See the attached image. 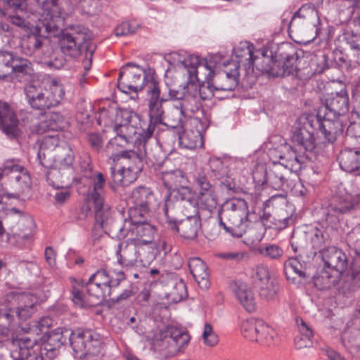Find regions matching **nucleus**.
<instances>
[{
	"mask_svg": "<svg viewBox=\"0 0 360 360\" xmlns=\"http://www.w3.org/2000/svg\"><path fill=\"white\" fill-rule=\"evenodd\" d=\"M33 15L37 20L33 31L24 36L20 41V49L27 56H33L44 50L46 34L57 31L62 19L54 15L53 11L57 8L58 0H34Z\"/></svg>",
	"mask_w": 360,
	"mask_h": 360,
	"instance_id": "1",
	"label": "nucleus"
},
{
	"mask_svg": "<svg viewBox=\"0 0 360 360\" xmlns=\"http://www.w3.org/2000/svg\"><path fill=\"white\" fill-rule=\"evenodd\" d=\"M66 329L58 328L52 330L43 342L27 337L13 338L11 357L13 360H53L66 341Z\"/></svg>",
	"mask_w": 360,
	"mask_h": 360,
	"instance_id": "2",
	"label": "nucleus"
},
{
	"mask_svg": "<svg viewBox=\"0 0 360 360\" xmlns=\"http://www.w3.org/2000/svg\"><path fill=\"white\" fill-rule=\"evenodd\" d=\"M179 195L181 196V201L178 202L179 206H188L184 214L186 217V219H181L179 224H176L178 218L174 215V209L172 208V203L169 201H167L164 207L167 222L172 231L179 232L183 238L188 240H193L198 235L200 227V221L197 215V208L189 200L191 189L188 187H182L179 190Z\"/></svg>",
	"mask_w": 360,
	"mask_h": 360,
	"instance_id": "3",
	"label": "nucleus"
},
{
	"mask_svg": "<svg viewBox=\"0 0 360 360\" xmlns=\"http://www.w3.org/2000/svg\"><path fill=\"white\" fill-rule=\"evenodd\" d=\"M219 225L236 237H241L252 221L254 214H250L245 200H233L224 204L219 212Z\"/></svg>",
	"mask_w": 360,
	"mask_h": 360,
	"instance_id": "4",
	"label": "nucleus"
},
{
	"mask_svg": "<svg viewBox=\"0 0 360 360\" xmlns=\"http://www.w3.org/2000/svg\"><path fill=\"white\" fill-rule=\"evenodd\" d=\"M75 154L69 145L62 148V151L56 160L57 165L51 167L46 174V180L56 189H68L80 179L75 175L73 166Z\"/></svg>",
	"mask_w": 360,
	"mask_h": 360,
	"instance_id": "5",
	"label": "nucleus"
},
{
	"mask_svg": "<svg viewBox=\"0 0 360 360\" xmlns=\"http://www.w3.org/2000/svg\"><path fill=\"white\" fill-rule=\"evenodd\" d=\"M172 57L175 60L179 70L188 75V80L184 84V88L196 90L195 81L204 83L213 80L214 70L207 60H200L198 56L193 55L188 56L184 60H176V57H179L177 53H172Z\"/></svg>",
	"mask_w": 360,
	"mask_h": 360,
	"instance_id": "6",
	"label": "nucleus"
},
{
	"mask_svg": "<svg viewBox=\"0 0 360 360\" xmlns=\"http://www.w3.org/2000/svg\"><path fill=\"white\" fill-rule=\"evenodd\" d=\"M27 102L32 108L45 110L58 105L65 96L63 85L56 79L51 81L48 89L29 84L25 87Z\"/></svg>",
	"mask_w": 360,
	"mask_h": 360,
	"instance_id": "7",
	"label": "nucleus"
},
{
	"mask_svg": "<svg viewBox=\"0 0 360 360\" xmlns=\"http://www.w3.org/2000/svg\"><path fill=\"white\" fill-rule=\"evenodd\" d=\"M152 83L159 82L155 79L150 69L146 70L139 65L128 63L120 70L117 88L122 92H138L141 91L143 86H146L147 90Z\"/></svg>",
	"mask_w": 360,
	"mask_h": 360,
	"instance_id": "8",
	"label": "nucleus"
},
{
	"mask_svg": "<svg viewBox=\"0 0 360 360\" xmlns=\"http://www.w3.org/2000/svg\"><path fill=\"white\" fill-rule=\"evenodd\" d=\"M168 98L161 94L159 83L150 84L146 90V101L148 107L149 125L144 132L145 138H150L154 132L155 126L162 122V118L167 110L165 105Z\"/></svg>",
	"mask_w": 360,
	"mask_h": 360,
	"instance_id": "9",
	"label": "nucleus"
},
{
	"mask_svg": "<svg viewBox=\"0 0 360 360\" xmlns=\"http://www.w3.org/2000/svg\"><path fill=\"white\" fill-rule=\"evenodd\" d=\"M262 57L257 58L255 63L256 68L269 77H285L292 74L295 70V60L293 56H288L283 59L275 60L272 51L269 50H260Z\"/></svg>",
	"mask_w": 360,
	"mask_h": 360,
	"instance_id": "10",
	"label": "nucleus"
},
{
	"mask_svg": "<svg viewBox=\"0 0 360 360\" xmlns=\"http://www.w3.org/2000/svg\"><path fill=\"white\" fill-rule=\"evenodd\" d=\"M91 38L89 29L82 25H72L60 35L58 46L65 56L75 58L80 55L82 46Z\"/></svg>",
	"mask_w": 360,
	"mask_h": 360,
	"instance_id": "11",
	"label": "nucleus"
},
{
	"mask_svg": "<svg viewBox=\"0 0 360 360\" xmlns=\"http://www.w3.org/2000/svg\"><path fill=\"white\" fill-rule=\"evenodd\" d=\"M73 351L81 356L97 355L103 349L100 335L90 329L77 328L69 335Z\"/></svg>",
	"mask_w": 360,
	"mask_h": 360,
	"instance_id": "12",
	"label": "nucleus"
},
{
	"mask_svg": "<svg viewBox=\"0 0 360 360\" xmlns=\"http://www.w3.org/2000/svg\"><path fill=\"white\" fill-rule=\"evenodd\" d=\"M111 278L105 270L97 271L92 274L88 281L85 283L86 291L100 295V301L109 307L112 300L110 298L112 293Z\"/></svg>",
	"mask_w": 360,
	"mask_h": 360,
	"instance_id": "13",
	"label": "nucleus"
},
{
	"mask_svg": "<svg viewBox=\"0 0 360 360\" xmlns=\"http://www.w3.org/2000/svg\"><path fill=\"white\" fill-rule=\"evenodd\" d=\"M189 340L188 334L184 330L175 326H168L164 333L163 338L158 342V345L162 350L167 351L168 356H174L181 352Z\"/></svg>",
	"mask_w": 360,
	"mask_h": 360,
	"instance_id": "14",
	"label": "nucleus"
},
{
	"mask_svg": "<svg viewBox=\"0 0 360 360\" xmlns=\"http://www.w3.org/2000/svg\"><path fill=\"white\" fill-rule=\"evenodd\" d=\"M324 112L321 115V110L311 120L310 128L319 130L329 142L333 143L336 140L337 136L343 131V126L338 118Z\"/></svg>",
	"mask_w": 360,
	"mask_h": 360,
	"instance_id": "15",
	"label": "nucleus"
},
{
	"mask_svg": "<svg viewBox=\"0 0 360 360\" xmlns=\"http://www.w3.org/2000/svg\"><path fill=\"white\" fill-rule=\"evenodd\" d=\"M309 122H311V120H306L303 124H297L292 131L291 140L296 147V150L309 159V154L312 153L316 148V141L313 131L309 129L310 128Z\"/></svg>",
	"mask_w": 360,
	"mask_h": 360,
	"instance_id": "16",
	"label": "nucleus"
},
{
	"mask_svg": "<svg viewBox=\"0 0 360 360\" xmlns=\"http://www.w3.org/2000/svg\"><path fill=\"white\" fill-rule=\"evenodd\" d=\"M348 244L353 248L354 255L349 269L342 276L341 288L344 293L353 291L360 285V241L355 239L354 243Z\"/></svg>",
	"mask_w": 360,
	"mask_h": 360,
	"instance_id": "17",
	"label": "nucleus"
},
{
	"mask_svg": "<svg viewBox=\"0 0 360 360\" xmlns=\"http://www.w3.org/2000/svg\"><path fill=\"white\" fill-rule=\"evenodd\" d=\"M131 112L127 109L117 108L114 117V142L117 146H124L127 144L131 135L133 134V129L129 125Z\"/></svg>",
	"mask_w": 360,
	"mask_h": 360,
	"instance_id": "18",
	"label": "nucleus"
},
{
	"mask_svg": "<svg viewBox=\"0 0 360 360\" xmlns=\"http://www.w3.org/2000/svg\"><path fill=\"white\" fill-rule=\"evenodd\" d=\"M360 195L356 191H347L343 193L340 191L337 197V202L332 203L328 210L326 219L333 221V217H336L339 214H345L359 204Z\"/></svg>",
	"mask_w": 360,
	"mask_h": 360,
	"instance_id": "19",
	"label": "nucleus"
},
{
	"mask_svg": "<svg viewBox=\"0 0 360 360\" xmlns=\"http://www.w3.org/2000/svg\"><path fill=\"white\" fill-rule=\"evenodd\" d=\"M72 284L71 299L75 306L80 309H87L96 307L103 304L100 301V295L90 293L86 291V295L84 294L83 289L85 288V283L83 281H79L76 278L71 277Z\"/></svg>",
	"mask_w": 360,
	"mask_h": 360,
	"instance_id": "20",
	"label": "nucleus"
},
{
	"mask_svg": "<svg viewBox=\"0 0 360 360\" xmlns=\"http://www.w3.org/2000/svg\"><path fill=\"white\" fill-rule=\"evenodd\" d=\"M130 228L125 226L120 227V236H129L130 240H138L143 244H148L153 242L155 233L154 226L143 220L142 222L134 224Z\"/></svg>",
	"mask_w": 360,
	"mask_h": 360,
	"instance_id": "21",
	"label": "nucleus"
},
{
	"mask_svg": "<svg viewBox=\"0 0 360 360\" xmlns=\"http://www.w3.org/2000/svg\"><path fill=\"white\" fill-rule=\"evenodd\" d=\"M184 86L185 84L181 85L180 89H170L169 96L175 100H181L178 105L184 115L187 112L195 113L200 107L196 96V90L188 89L186 87L184 89Z\"/></svg>",
	"mask_w": 360,
	"mask_h": 360,
	"instance_id": "22",
	"label": "nucleus"
},
{
	"mask_svg": "<svg viewBox=\"0 0 360 360\" xmlns=\"http://www.w3.org/2000/svg\"><path fill=\"white\" fill-rule=\"evenodd\" d=\"M19 120L11 105L0 100V129L9 138L20 134Z\"/></svg>",
	"mask_w": 360,
	"mask_h": 360,
	"instance_id": "23",
	"label": "nucleus"
},
{
	"mask_svg": "<svg viewBox=\"0 0 360 360\" xmlns=\"http://www.w3.org/2000/svg\"><path fill=\"white\" fill-rule=\"evenodd\" d=\"M94 190L89 195L90 199L95 205V219L96 224L101 227L104 228L107 219L103 216L102 209L103 207V199L102 198V191L105 184V179L101 172H98L93 178Z\"/></svg>",
	"mask_w": 360,
	"mask_h": 360,
	"instance_id": "24",
	"label": "nucleus"
},
{
	"mask_svg": "<svg viewBox=\"0 0 360 360\" xmlns=\"http://www.w3.org/2000/svg\"><path fill=\"white\" fill-rule=\"evenodd\" d=\"M321 257L327 268L340 275L347 269V257L341 250L335 247L323 249L321 252Z\"/></svg>",
	"mask_w": 360,
	"mask_h": 360,
	"instance_id": "25",
	"label": "nucleus"
},
{
	"mask_svg": "<svg viewBox=\"0 0 360 360\" xmlns=\"http://www.w3.org/2000/svg\"><path fill=\"white\" fill-rule=\"evenodd\" d=\"M324 112L338 117L349 110V100L345 91L331 94L325 98Z\"/></svg>",
	"mask_w": 360,
	"mask_h": 360,
	"instance_id": "26",
	"label": "nucleus"
},
{
	"mask_svg": "<svg viewBox=\"0 0 360 360\" xmlns=\"http://www.w3.org/2000/svg\"><path fill=\"white\" fill-rule=\"evenodd\" d=\"M291 174L284 162H274L268 174V183L275 190H285L289 188L288 181Z\"/></svg>",
	"mask_w": 360,
	"mask_h": 360,
	"instance_id": "27",
	"label": "nucleus"
},
{
	"mask_svg": "<svg viewBox=\"0 0 360 360\" xmlns=\"http://www.w3.org/2000/svg\"><path fill=\"white\" fill-rule=\"evenodd\" d=\"M231 65L233 68L218 73L212 81V85L216 90L232 91L237 86L239 77L238 65L236 63Z\"/></svg>",
	"mask_w": 360,
	"mask_h": 360,
	"instance_id": "28",
	"label": "nucleus"
},
{
	"mask_svg": "<svg viewBox=\"0 0 360 360\" xmlns=\"http://www.w3.org/2000/svg\"><path fill=\"white\" fill-rule=\"evenodd\" d=\"M301 24L309 27H316L320 24L318 11L314 6L304 4L295 13L290 21V26H297Z\"/></svg>",
	"mask_w": 360,
	"mask_h": 360,
	"instance_id": "29",
	"label": "nucleus"
},
{
	"mask_svg": "<svg viewBox=\"0 0 360 360\" xmlns=\"http://www.w3.org/2000/svg\"><path fill=\"white\" fill-rule=\"evenodd\" d=\"M17 302L15 312L20 320L25 321L30 318L36 311L37 299L28 293H20L15 295Z\"/></svg>",
	"mask_w": 360,
	"mask_h": 360,
	"instance_id": "30",
	"label": "nucleus"
},
{
	"mask_svg": "<svg viewBox=\"0 0 360 360\" xmlns=\"http://www.w3.org/2000/svg\"><path fill=\"white\" fill-rule=\"evenodd\" d=\"M287 279L295 284H300L307 278L304 265L296 257L288 259L284 264Z\"/></svg>",
	"mask_w": 360,
	"mask_h": 360,
	"instance_id": "31",
	"label": "nucleus"
},
{
	"mask_svg": "<svg viewBox=\"0 0 360 360\" xmlns=\"http://www.w3.org/2000/svg\"><path fill=\"white\" fill-rule=\"evenodd\" d=\"M188 267L191 274L202 289L208 288L210 285L207 266L200 258L194 257L189 259Z\"/></svg>",
	"mask_w": 360,
	"mask_h": 360,
	"instance_id": "32",
	"label": "nucleus"
},
{
	"mask_svg": "<svg viewBox=\"0 0 360 360\" xmlns=\"http://www.w3.org/2000/svg\"><path fill=\"white\" fill-rule=\"evenodd\" d=\"M233 291L236 297L245 310L249 312L254 311L256 303L252 291L244 283H236L233 286Z\"/></svg>",
	"mask_w": 360,
	"mask_h": 360,
	"instance_id": "33",
	"label": "nucleus"
},
{
	"mask_svg": "<svg viewBox=\"0 0 360 360\" xmlns=\"http://www.w3.org/2000/svg\"><path fill=\"white\" fill-rule=\"evenodd\" d=\"M341 169L347 172L360 174V152L350 149L342 150L338 158Z\"/></svg>",
	"mask_w": 360,
	"mask_h": 360,
	"instance_id": "34",
	"label": "nucleus"
},
{
	"mask_svg": "<svg viewBox=\"0 0 360 360\" xmlns=\"http://www.w3.org/2000/svg\"><path fill=\"white\" fill-rule=\"evenodd\" d=\"M65 124L66 122L63 115L58 112H52L46 116L44 120L39 123L37 131L39 134L46 131L57 132L63 129Z\"/></svg>",
	"mask_w": 360,
	"mask_h": 360,
	"instance_id": "35",
	"label": "nucleus"
},
{
	"mask_svg": "<svg viewBox=\"0 0 360 360\" xmlns=\"http://www.w3.org/2000/svg\"><path fill=\"white\" fill-rule=\"evenodd\" d=\"M307 241V248L313 250L314 255L317 252L321 253L322 248L326 243L328 236L326 232L316 227H311L304 232Z\"/></svg>",
	"mask_w": 360,
	"mask_h": 360,
	"instance_id": "36",
	"label": "nucleus"
},
{
	"mask_svg": "<svg viewBox=\"0 0 360 360\" xmlns=\"http://www.w3.org/2000/svg\"><path fill=\"white\" fill-rule=\"evenodd\" d=\"M59 142L60 137L57 132L51 131L50 134L44 136L37 155L39 162L41 166L47 167L46 162L41 160V155H44V150L51 151L58 148L57 153L56 155V157L58 159V155L62 151V148L65 145H68L67 143H64L63 146H59Z\"/></svg>",
	"mask_w": 360,
	"mask_h": 360,
	"instance_id": "37",
	"label": "nucleus"
},
{
	"mask_svg": "<svg viewBox=\"0 0 360 360\" xmlns=\"http://www.w3.org/2000/svg\"><path fill=\"white\" fill-rule=\"evenodd\" d=\"M179 145L186 149H195L203 145L201 133L197 129H184L179 134Z\"/></svg>",
	"mask_w": 360,
	"mask_h": 360,
	"instance_id": "38",
	"label": "nucleus"
},
{
	"mask_svg": "<svg viewBox=\"0 0 360 360\" xmlns=\"http://www.w3.org/2000/svg\"><path fill=\"white\" fill-rule=\"evenodd\" d=\"M131 199L134 205L151 210L155 205V198L151 191L144 186H139L131 192Z\"/></svg>",
	"mask_w": 360,
	"mask_h": 360,
	"instance_id": "39",
	"label": "nucleus"
},
{
	"mask_svg": "<svg viewBox=\"0 0 360 360\" xmlns=\"http://www.w3.org/2000/svg\"><path fill=\"white\" fill-rule=\"evenodd\" d=\"M264 322L263 320L257 319L243 321L240 328L243 337L250 341L257 342Z\"/></svg>",
	"mask_w": 360,
	"mask_h": 360,
	"instance_id": "40",
	"label": "nucleus"
},
{
	"mask_svg": "<svg viewBox=\"0 0 360 360\" xmlns=\"http://www.w3.org/2000/svg\"><path fill=\"white\" fill-rule=\"evenodd\" d=\"M340 278V274L335 271L330 272L324 269L320 271L313 278L315 287L320 290L329 289L337 285Z\"/></svg>",
	"mask_w": 360,
	"mask_h": 360,
	"instance_id": "41",
	"label": "nucleus"
},
{
	"mask_svg": "<svg viewBox=\"0 0 360 360\" xmlns=\"http://www.w3.org/2000/svg\"><path fill=\"white\" fill-rule=\"evenodd\" d=\"M234 53L236 56L239 58V60L236 63L239 66V63L247 62L245 65L246 68L253 69V63L255 60L258 61L259 57L254 58V47L252 44L247 42L240 44V46L234 49ZM233 63H235L233 62Z\"/></svg>",
	"mask_w": 360,
	"mask_h": 360,
	"instance_id": "42",
	"label": "nucleus"
},
{
	"mask_svg": "<svg viewBox=\"0 0 360 360\" xmlns=\"http://www.w3.org/2000/svg\"><path fill=\"white\" fill-rule=\"evenodd\" d=\"M184 116L185 115L178 105H169L167 108L162 118V122H160V124L171 128L179 127L181 125Z\"/></svg>",
	"mask_w": 360,
	"mask_h": 360,
	"instance_id": "43",
	"label": "nucleus"
},
{
	"mask_svg": "<svg viewBox=\"0 0 360 360\" xmlns=\"http://www.w3.org/2000/svg\"><path fill=\"white\" fill-rule=\"evenodd\" d=\"M118 263L121 266H129L137 260L136 247L134 245H127L122 243L118 245L116 252Z\"/></svg>",
	"mask_w": 360,
	"mask_h": 360,
	"instance_id": "44",
	"label": "nucleus"
},
{
	"mask_svg": "<svg viewBox=\"0 0 360 360\" xmlns=\"http://www.w3.org/2000/svg\"><path fill=\"white\" fill-rule=\"evenodd\" d=\"M11 60L10 73H13L17 77L32 74L33 70L32 63L27 59L18 56L12 52Z\"/></svg>",
	"mask_w": 360,
	"mask_h": 360,
	"instance_id": "45",
	"label": "nucleus"
},
{
	"mask_svg": "<svg viewBox=\"0 0 360 360\" xmlns=\"http://www.w3.org/2000/svg\"><path fill=\"white\" fill-rule=\"evenodd\" d=\"M139 153H136L134 150H124L120 153L116 154L114 158V162L115 160L119 161L121 158L129 159L132 160L134 162H139V163L146 158L150 159V153L148 151L147 143H140L138 146Z\"/></svg>",
	"mask_w": 360,
	"mask_h": 360,
	"instance_id": "46",
	"label": "nucleus"
},
{
	"mask_svg": "<svg viewBox=\"0 0 360 360\" xmlns=\"http://www.w3.org/2000/svg\"><path fill=\"white\" fill-rule=\"evenodd\" d=\"M285 148L287 149V152L283 155H279L281 162H284V166L290 171L300 168L301 164L304 162V157L297 155L296 149L294 150L290 146H285Z\"/></svg>",
	"mask_w": 360,
	"mask_h": 360,
	"instance_id": "47",
	"label": "nucleus"
},
{
	"mask_svg": "<svg viewBox=\"0 0 360 360\" xmlns=\"http://www.w3.org/2000/svg\"><path fill=\"white\" fill-rule=\"evenodd\" d=\"M150 212V210L148 208L134 205L128 211L129 219H124L122 226H125V228H130V226L134 224L142 222L143 220H146L145 217Z\"/></svg>",
	"mask_w": 360,
	"mask_h": 360,
	"instance_id": "48",
	"label": "nucleus"
},
{
	"mask_svg": "<svg viewBox=\"0 0 360 360\" xmlns=\"http://www.w3.org/2000/svg\"><path fill=\"white\" fill-rule=\"evenodd\" d=\"M198 198L200 205L209 211L217 207V199L214 188L204 191H198Z\"/></svg>",
	"mask_w": 360,
	"mask_h": 360,
	"instance_id": "49",
	"label": "nucleus"
},
{
	"mask_svg": "<svg viewBox=\"0 0 360 360\" xmlns=\"http://www.w3.org/2000/svg\"><path fill=\"white\" fill-rule=\"evenodd\" d=\"M65 56L60 48L56 49L51 51L47 58H44V63L51 68L58 70L65 64Z\"/></svg>",
	"mask_w": 360,
	"mask_h": 360,
	"instance_id": "50",
	"label": "nucleus"
},
{
	"mask_svg": "<svg viewBox=\"0 0 360 360\" xmlns=\"http://www.w3.org/2000/svg\"><path fill=\"white\" fill-rule=\"evenodd\" d=\"M278 339L276 331L266 323L264 322L261 333L257 342L264 345H271Z\"/></svg>",
	"mask_w": 360,
	"mask_h": 360,
	"instance_id": "51",
	"label": "nucleus"
},
{
	"mask_svg": "<svg viewBox=\"0 0 360 360\" xmlns=\"http://www.w3.org/2000/svg\"><path fill=\"white\" fill-rule=\"evenodd\" d=\"M14 316L11 309H0V334L7 335L13 325Z\"/></svg>",
	"mask_w": 360,
	"mask_h": 360,
	"instance_id": "52",
	"label": "nucleus"
},
{
	"mask_svg": "<svg viewBox=\"0 0 360 360\" xmlns=\"http://www.w3.org/2000/svg\"><path fill=\"white\" fill-rule=\"evenodd\" d=\"M15 173V180L18 184V189L21 192H24L26 189H29L31 186V178L27 169L22 166V169H18Z\"/></svg>",
	"mask_w": 360,
	"mask_h": 360,
	"instance_id": "53",
	"label": "nucleus"
},
{
	"mask_svg": "<svg viewBox=\"0 0 360 360\" xmlns=\"http://www.w3.org/2000/svg\"><path fill=\"white\" fill-rule=\"evenodd\" d=\"M138 169V167L134 169L132 167H129L127 169L123 167L116 173V178L123 186L131 184L136 179V170Z\"/></svg>",
	"mask_w": 360,
	"mask_h": 360,
	"instance_id": "54",
	"label": "nucleus"
},
{
	"mask_svg": "<svg viewBox=\"0 0 360 360\" xmlns=\"http://www.w3.org/2000/svg\"><path fill=\"white\" fill-rule=\"evenodd\" d=\"M193 181L198 191H204L213 188L210 183L207 175L202 169H197L193 174Z\"/></svg>",
	"mask_w": 360,
	"mask_h": 360,
	"instance_id": "55",
	"label": "nucleus"
},
{
	"mask_svg": "<svg viewBox=\"0 0 360 360\" xmlns=\"http://www.w3.org/2000/svg\"><path fill=\"white\" fill-rule=\"evenodd\" d=\"M11 60V51L0 50V78H5L10 73Z\"/></svg>",
	"mask_w": 360,
	"mask_h": 360,
	"instance_id": "56",
	"label": "nucleus"
},
{
	"mask_svg": "<svg viewBox=\"0 0 360 360\" xmlns=\"http://www.w3.org/2000/svg\"><path fill=\"white\" fill-rule=\"evenodd\" d=\"M22 169V166L18 163V160L9 159L6 160L0 167V180L11 173H15L18 169Z\"/></svg>",
	"mask_w": 360,
	"mask_h": 360,
	"instance_id": "57",
	"label": "nucleus"
},
{
	"mask_svg": "<svg viewBox=\"0 0 360 360\" xmlns=\"http://www.w3.org/2000/svg\"><path fill=\"white\" fill-rule=\"evenodd\" d=\"M202 337L203 342L209 347H213L219 342L217 335L214 332L212 326L209 323H205Z\"/></svg>",
	"mask_w": 360,
	"mask_h": 360,
	"instance_id": "58",
	"label": "nucleus"
},
{
	"mask_svg": "<svg viewBox=\"0 0 360 360\" xmlns=\"http://www.w3.org/2000/svg\"><path fill=\"white\" fill-rule=\"evenodd\" d=\"M134 295L132 288L131 285L125 289L117 298L114 299V308L119 306L124 307V309H128L130 304V298Z\"/></svg>",
	"mask_w": 360,
	"mask_h": 360,
	"instance_id": "59",
	"label": "nucleus"
},
{
	"mask_svg": "<svg viewBox=\"0 0 360 360\" xmlns=\"http://www.w3.org/2000/svg\"><path fill=\"white\" fill-rule=\"evenodd\" d=\"M268 174L266 167L259 165L255 167L252 172V179L254 182L258 186H262L268 182Z\"/></svg>",
	"mask_w": 360,
	"mask_h": 360,
	"instance_id": "60",
	"label": "nucleus"
},
{
	"mask_svg": "<svg viewBox=\"0 0 360 360\" xmlns=\"http://www.w3.org/2000/svg\"><path fill=\"white\" fill-rule=\"evenodd\" d=\"M259 250L262 255L273 259L280 258L283 254V250L276 245L261 247Z\"/></svg>",
	"mask_w": 360,
	"mask_h": 360,
	"instance_id": "61",
	"label": "nucleus"
},
{
	"mask_svg": "<svg viewBox=\"0 0 360 360\" xmlns=\"http://www.w3.org/2000/svg\"><path fill=\"white\" fill-rule=\"evenodd\" d=\"M214 86L212 85V82H204L197 86L196 95L198 94L202 100H209L214 96L213 92Z\"/></svg>",
	"mask_w": 360,
	"mask_h": 360,
	"instance_id": "62",
	"label": "nucleus"
},
{
	"mask_svg": "<svg viewBox=\"0 0 360 360\" xmlns=\"http://www.w3.org/2000/svg\"><path fill=\"white\" fill-rule=\"evenodd\" d=\"M22 224L25 228L20 231L18 237L23 240L30 239L33 236L35 227L34 220L30 217H26L22 219Z\"/></svg>",
	"mask_w": 360,
	"mask_h": 360,
	"instance_id": "63",
	"label": "nucleus"
},
{
	"mask_svg": "<svg viewBox=\"0 0 360 360\" xmlns=\"http://www.w3.org/2000/svg\"><path fill=\"white\" fill-rule=\"evenodd\" d=\"M257 287L259 288V295L266 300L273 299L276 295V287L272 281L268 283L257 285Z\"/></svg>",
	"mask_w": 360,
	"mask_h": 360,
	"instance_id": "64",
	"label": "nucleus"
}]
</instances>
